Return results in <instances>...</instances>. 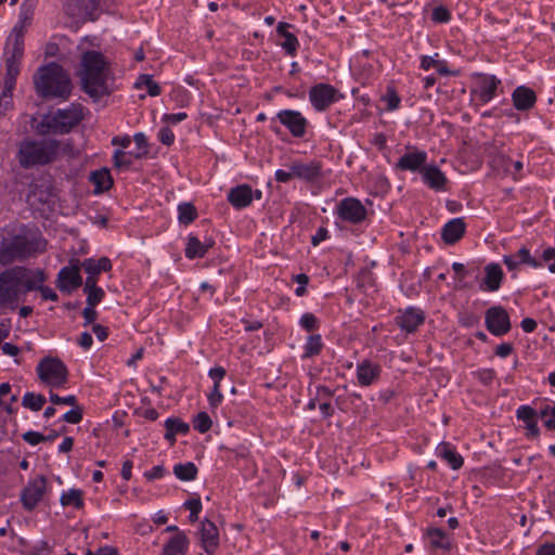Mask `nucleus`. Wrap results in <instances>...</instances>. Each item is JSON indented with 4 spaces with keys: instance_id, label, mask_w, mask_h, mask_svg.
Returning <instances> with one entry per match:
<instances>
[{
    "instance_id": "a211bd4d",
    "label": "nucleus",
    "mask_w": 555,
    "mask_h": 555,
    "mask_svg": "<svg viewBox=\"0 0 555 555\" xmlns=\"http://www.w3.org/2000/svg\"><path fill=\"white\" fill-rule=\"evenodd\" d=\"M82 285V276L78 264L63 267L56 279V287L65 294H72Z\"/></svg>"
},
{
    "instance_id": "a19ab883",
    "label": "nucleus",
    "mask_w": 555,
    "mask_h": 555,
    "mask_svg": "<svg viewBox=\"0 0 555 555\" xmlns=\"http://www.w3.org/2000/svg\"><path fill=\"white\" fill-rule=\"evenodd\" d=\"M198 217L196 207L190 202H182L178 205V220L181 224L188 225Z\"/></svg>"
},
{
    "instance_id": "4d7b16f0",
    "label": "nucleus",
    "mask_w": 555,
    "mask_h": 555,
    "mask_svg": "<svg viewBox=\"0 0 555 555\" xmlns=\"http://www.w3.org/2000/svg\"><path fill=\"white\" fill-rule=\"evenodd\" d=\"M452 269L456 273L457 278V287L464 288L466 287L465 284H462L463 280L470 274V270L466 269V266L461 262H453Z\"/></svg>"
},
{
    "instance_id": "473e14b6",
    "label": "nucleus",
    "mask_w": 555,
    "mask_h": 555,
    "mask_svg": "<svg viewBox=\"0 0 555 555\" xmlns=\"http://www.w3.org/2000/svg\"><path fill=\"white\" fill-rule=\"evenodd\" d=\"M190 540L184 532L171 537L164 545L162 555H186Z\"/></svg>"
},
{
    "instance_id": "dca6fc26",
    "label": "nucleus",
    "mask_w": 555,
    "mask_h": 555,
    "mask_svg": "<svg viewBox=\"0 0 555 555\" xmlns=\"http://www.w3.org/2000/svg\"><path fill=\"white\" fill-rule=\"evenodd\" d=\"M201 546L207 555H214L220 546L219 529L215 522L205 518L198 529Z\"/></svg>"
},
{
    "instance_id": "37998d69",
    "label": "nucleus",
    "mask_w": 555,
    "mask_h": 555,
    "mask_svg": "<svg viewBox=\"0 0 555 555\" xmlns=\"http://www.w3.org/2000/svg\"><path fill=\"white\" fill-rule=\"evenodd\" d=\"M46 403V397L43 395H37L34 392H26L23 397L22 404L31 411H40Z\"/></svg>"
},
{
    "instance_id": "c756f323",
    "label": "nucleus",
    "mask_w": 555,
    "mask_h": 555,
    "mask_svg": "<svg viewBox=\"0 0 555 555\" xmlns=\"http://www.w3.org/2000/svg\"><path fill=\"white\" fill-rule=\"evenodd\" d=\"M46 281H47V275L43 270L33 269L30 283L34 287L29 288V292L38 291L43 300L57 301L59 300L57 294L51 287L44 285Z\"/></svg>"
},
{
    "instance_id": "052dcab7",
    "label": "nucleus",
    "mask_w": 555,
    "mask_h": 555,
    "mask_svg": "<svg viewBox=\"0 0 555 555\" xmlns=\"http://www.w3.org/2000/svg\"><path fill=\"white\" fill-rule=\"evenodd\" d=\"M223 400L220 385H214L211 392L208 395V402L211 409H216Z\"/></svg>"
},
{
    "instance_id": "0e129e2a",
    "label": "nucleus",
    "mask_w": 555,
    "mask_h": 555,
    "mask_svg": "<svg viewBox=\"0 0 555 555\" xmlns=\"http://www.w3.org/2000/svg\"><path fill=\"white\" fill-rule=\"evenodd\" d=\"M438 53H435L433 56L430 55H422L420 67L424 70H429L430 68H435L438 62Z\"/></svg>"
},
{
    "instance_id": "6e6552de",
    "label": "nucleus",
    "mask_w": 555,
    "mask_h": 555,
    "mask_svg": "<svg viewBox=\"0 0 555 555\" xmlns=\"http://www.w3.org/2000/svg\"><path fill=\"white\" fill-rule=\"evenodd\" d=\"M276 121L283 125L294 138H304L309 125L308 119L296 109H281L275 117L271 118L270 129L279 134L281 129Z\"/></svg>"
},
{
    "instance_id": "13d9d810",
    "label": "nucleus",
    "mask_w": 555,
    "mask_h": 555,
    "mask_svg": "<svg viewBox=\"0 0 555 555\" xmlns=\"http://www.w3.org/2000/svg\"><path fill=\"white\" fill-rule=\"evenodd\" d=\"M82 409L78 406V404L75 406V409H72L67 411L63 416L62 420L69 424H78L82 420Z\"/></svg>"
},
{
    "instance_id": "e2e57ef3",
    "label": "nucleus",
    "mask_w": 555,
    "mask_h": 555,
    "mask_svg": "<svg viewBox=\"0 0 555 555\" xmlns=\"http://www.w3.org/2000/svg\"><path fill=\"white\" fill-rule=\"evenodd\" d=\"M158 140L163 144L170 146L175 142V134L170 128L164 127L158 132Z\"/></svg>"
},
{
    "instance_id": "1a4fd4ad",
    "label": "nucleus",
    "mask_w": 555,
    "mask_h": 555,
    "mask_svg": "<svg viewBox=\"0 0 555 555\" xmlns=\"http://www.w3.org/2000/svg\"><path fill=\"white\" fill-rule=\"evenodd\" d=\"M35 0H24L20 8L18 21L7 38L5 47L24 51V35L27 26L31 24L35 12Z\"/></svg>"
},
{
    "instance_id": "2eb2a0df",
    "label": "nucleus",
    "mask_w": 555,
    "mask_h": 555,
    "mask_svg": "<svg viewBox=\"0 0 555 555\" xmlns=\"http://www.w3.org/2000/svg\"><path fill=\"white\" fill-rule=\"evenodd\" d=\"M428 154L416 146H408L406 152L398 159L395 165L396 170L411 171L421 173L427 164Z\"/></svg>"
},
{
    "instance_id": "680f3d73",
    "label": "nucleus",
    "mask_w": 555,
    "mask_h": 555,
    "mask_svg": "<svg viewBox=\"0 0 555 555\" xmlns=\"http://www.w3.org/2000/svg\"><path fill=\"white\" fill-rule=\"evenodd\" d=\"M81 267L90 275L98 276L101 273L96 259L94 258L85 259L81 263Z\"/></svg>"
},
{
    "instance_id": "c03bdc74",
    "label": "nucleus",
    "mask_w": 555,
    "mask_h": 555,
    "mask_svg": "<svg viewBox=\"0 0 555 555\" xmlns=\"http://www.w3.org/2000/svg\"><path fill=\"white\" fill-rule=\"evenodd\" d=\"M540 420L547 430L555 431V403L540 408Z\"/></svg>"
},
{
    "instance_id": "bb28decb",
    "label": "nucleus",
    "mask_w": 555,
    "mask_h": 555,
    "mask_svg": "<svg viewBox=\"0 0 555 555\" xmlns=\"http://www.w3.org/2000/svg\"><path fill=\"white\" fill-rule=\"evenodd\" d=\"M466 232V223L463 218L449 220L441 229V238L448 245L457 243Z\"/></svg>"
},
{
    "instance_id": "5701e85b",
    "label": "nucleus",
    "mask_w": 555,
    "mask_h": 555,
    "mask_svg": "<svg viewBox=\"0 0 555 555\" xmlns=\"http://www.w3.org/2000/svg\"><path fill=\"white\" fill-rule=\"evenodd\" d=\"M357 380L362 387H369L376 383L382 374V366L370 360H363L357 364Z\"/></svg>"
},
{
    "instance_id": "f8f14e48",
    "label": "nucleus",
    "mask_w": 555,
    "mask_h": 555,
    "mask_svg": "<svg viewBox=\"0 0 555 555\" xmlns=\"http://www.w3.org/2000/svg\"><path fill=\"white\" fill-rule=\"evenodd\" d=\"M485 324L487 330L498 337L507 334L512 328L509 315L502 306H492L487 309Z\"/></svg>"
},
{
    "instance_id": "69168bd1",
    "label": "nucleus",
    "mask_w": 555,
    "mask_h": 555,
    "mask_svg": "<svg viewBox=\"0 0 555 555\" xmlns=\"http://www.w3.org/2000/svg\"><path fill=\"white\" fill-rule=\"evenodd\" d=\"M165 472H166V469L164 466L156 465V466L152 467L150 470H146L144 473V477L147 480L160 479L162 477H164Z\"/></svg>"
},
{
    "instance_id": "f3484780",
    "label": "nucleus",
    "mask_w": 555,
    "mask_h": 555,
    "mask_svg": "<svg viewBox=\"0 0 555 555\" xmlns=\"http://www.w3.org/2000/svg\"><path fill=\"white\" fill-rule=\"evenodd\" d=\"M289 169L293 170L295 178L307 183H314L323 177L322 163L317 159L310 160L309 163L294 160L291 163Z\"/></svg>"
},
{
    "instance_id": "9d476101",
    "label": "nucleus",
    "mask_w": 555,
    "mask_h": 555,
    "mask_svg": "<svg viewBox=\"0 0 555 555\" xmlns=\"http://www.w3.org/2000/svg\"><path fill=\"white\" fill-rule=\"evenodd\" d=\"M335 215L344 222L359 225L367 219L369 211L359 198L349 196L337 203Z\"/></svg>"
},
{
    "instance_id": "7ed1b4c3",
    "label": "nucleus",
    "mask_w": 555,
    "mask_h": 555,
    "mask_svg": "<svg viewBox=\"0 0 555 555\" xmlns=\"http://www.w3.org/2000/svg\"><path fill=\"white\" fill-rule=\"evenodd\" d=\"M60 153L61 141L56 139L25 138L17 145L15 158L22 169L28 170L53 164Z\"/></svg>"
},
{
    "instance_id": "ea45409f",
    "label": "nucleus",
    "mask_w": 555,
    "mask_h": 555,
    "mask_svg": "<svg viewBox=\"0 0 555 555\" xmlns=\"http://www.w3.org/2000/svg\"><path fill=\"white\" fill-rule=\"evenodd\" d=\"M135 89H146L149 95L157 96L160 94L162 89L159 85L154 81L153 76L149 74H141L134 82Z\"/></svg>"
},
{
    "instance_id": "58836bf2",
    "label": "nucleus",
    "mask_w": 555,
    "mask_h": 555,
    "mask_svg": "<svg viewBox=\"0 0 555 555\" xmlns=\"http://www.w3.org/2000/svg\"><path fill=\"white\" fill-rule=\"evenodd\" d=\"M184 254L188 259H196L205 257L206 250L197 236L189 234Z\"/></svg>"
},
{
    "instance_id": "7c9ffc66",
    "label": "nucleus",
    "mask_w": 555,
    "mask_h": 555,
    "mask_svg": "<svg viewBox=\"0 0 555 555\" xmlns=\"http://www.w3.org/2000/svg\"><path fill=\"white\" fill-rule=\"evenodd\" d=\"M437 456L443 460L452 469L457 470L464 464L463 456L456 452L450 442H441L436 449Z\"/></svg>"
},
{
    "instance_id": "79ce46f5",
    "label": "nucleus",
    "mask_w": 555,
    "mask_h": 555,
    "mask_svg": "<svg viewBox=\"0 0 555 555\" xmlns=\"http://www.w3.org/2000/svg\"><path fill=\"white\" fill-rule=\"evenodd\" d=\"M61 504L63 506H74L80 508L83 506L82 491L79 489H70L68 492H64L61 495Z\"/></svg>"
},
{
    "instance_id": "423d86ee",
    "label": "nucleus",
    "mask_w": 555,
    "mask_h": 555,
    "mask_svg": "<svg viewBox=\"0 0 555 555\" xmlns=\"http://www.w3.org/2000/svg\"><path fill=\"white\" fill-rule=\"evenodd\" d=\"M44 250V241L40 236L13 235L0 243V264L9 266L24 261Z\"/></svg>"
},
{
    "instance_id": "3c124183",
    "label": "nucleus",
    "mask_w": 555,
    "mask_h": 555,
    "mask_svg": "<svg viewBox=\"0 0 555 555\" xmlns=\"http://www.w3.org/2000/svg\"><path fill=\"white\" fill-rule=\"evenodd\" d=\"M133 141L138 149L135 158L139 159V158L145 156L149 153V143H147L146 135L143 132H137L133 135Z\"/></svg>"
},
{
    "instance_id": "cd10ccee",
    "label": "nucleus",
    "mask_w": 555,
    "mask_h": 555,
    "mask_svg": "<svg viewBox=\"0 0 555 555\" xmlns=\"http://www.w3.org/2000/svg\"><path fill=\"white\" fill-rule=\"evenodd\" d=\"M512 102L517 111L526 112L537 103V94L527 86H518L512 93Z\"/></svg>"
},
{
    "instance_id": "72a5a7b5",
    "label": "nucleus",
    "mask_w": 555,
    "mask_h": 555,
    "mask_svg": "<svg viewBox=\"0 0 555 555\" xmlns=\"http://www.w3.org/2000/svg\"><path fill=\"white\" fill-rule=\"evenodd\" d=\"M425 537L429 540V544L433 548L450 551L452 543L449 534L440 528H428Z\"/></svg>"
},
{
    "instance_id": "bf43d9fd",
    "label": "nucleus",
    "mask_w": 555,
    "mask_h": 555,
    "mask_svg": "<svg viewBox=\"0 0 555 555\" xmlns=\"http://www.w3.org/2000/svg\"><path fill=\"white\" fill-rule=\"evenodd\" d=\"M22 438L24 441H26L30 446H37V444L46 441V435L38 433V431H34V430H28V431L24 433L22 435Z\"/></svg>"
},
{
    "instance_id": "0eeeda50",
    "label": "nucleus",
    "mask_w": 555,
    "mask_h": 555,
    "mask_svg": "<svg viewBox=\"0 0 555 555\" xmlns=\"http://www.w3.org/2000/svg\"><path fill=\"white\" fill-rule=\"evenodd\" d=\"M36 371L40 380L50 387H62L67 383L68 370L59 358H43Z\"/></svg>"
},
{
    "instance_id": "6e6d98bb",
    "label": "nucleus",
    "mask_w": 555,
    "mask_h": 555,
    "mask_svg": "<svg viewBox=\"0 0 555 555\" xmlns=\"http://www.w3.org/2000/svg\"><path fill=\"white\" fill-rule=\"evenodd\" d=\"M49 399H50V402L52 404H66V405H72V406H76L77 405V398L74 395H68L66 397H61L57 393H55L53 391H50Z\"/></svg>"
},
{
    "instance_id": "20e7f679",
    "label": "nucleus",
    "mask_w": 555,
    "mask_h": 555,
    "mask_svg": "<svg viewBox=\"0 0 555 555\" xmlns=\"http://www.w3.org/2000/svg\"><path fill=\"white\" fill-rule=\"evenodd\" d=\"M33 269L13 266L0 272V308L14 310L25 300L29 288Z\"/></svg>"
},
{
    "instance_id": "6ab92c4d",
    "label": "nucleus",
    "mask_w": 555,
    "mask_h": 555,
    "mask_svg": "<svg viewBox=\"0 0 555 555\" xmlns=\"http://www.w3.org/2000/svg\"><path fill=\"white\" fill-rule=\"evenodd\" d=\"M425 319V312L421 308L408 307L395 318V322L402 332L412 334L424 324Z\"/></svg>"
},
{
    "instance_id": "aec40b11",
    "label": "nucleus",
    "mask_w": 555,
    "mask_h": 555,
    "mask_svg": "<svg viewBox=\"0 0 555 555\" xmlns=\"http://www.w3.org/2000/svg\"><path fill=\"white\" fill-rule=\"evenodd\" d=\"M516 417L522 422L524 428L527 430L528 439H537L540 436L538 420L540 418V410H535L528 404L519 405L516 410Z\"/></svg>"
},
{
    "instance_id": "338daca9",
    "label": "nucleus",
    "mask_w": 555,
    "mask_h": 555,
    "mask_svg": "<svg viewBox=\"0 0 555 555\" xmlns=\"http://www.w3.org/2000/svg\"><path fill=\"white\" fill-rule=\"evenodd\" d=\"M227 372L222 366H215L209 370L208 375L214 380V385H220Z\"/></svg>"
},
{
    "instance_id": "a18cd8bd",
    "label": "nucleus",
    "mask_w": 555,
    "mask_h": 555,
    "mask_svg": "<svg viewBox=\"0 0 555 555\" xmlns=\"http://www.w3.org/2000/svg\"><path fill=\"white\" fill-rule=\"evenodd\" d=\"M192 423L193 428L201 434L209 431L212 426V421L208 413L206 412H199L198 414H196Z\"/></svg>"
},
{
    "instance_id": "ddd939ff",
    "label": "nucleus",
    "mask_w": 555,
    "mask_h": 555,
    "mask_svg": "<svg viewBox=\"0 0 555 555\" xmlns=\"http://www.w3.org/2000/svg\"><path fill=\"white\" fill-rule=\"evenodd\" d=\"M46 489L47 478L43 475L29 479L21 492V502L24 509L34 511L42 500Z\"/></svg>"
},
{
    "instance_id": "c85d7f7f",
    "label": "nucleus",
    "mask_w": 555,
    "mask_h": 555,
    "mask_svg": "<svg viewBox=\"0 0 555 555\" xmlns=\"http://www.w3.org/2000/svg\"><path fill=\"white\" fill-rule=\"evenodd\" d=\"M478 98L482 103H488L495 98L502 81L494 75L479 74Z\"/></svg>"
},
{
    "instance_id": "4c0bfd02",
    "label": "nucleus",
    "mask_w": 555,
    "mask_h": 555,
    "mask_svg": "<svg viewBox=\"0 0 555 555\" xmlns=\"http://www.w3.org/2000/svg\"><path fill=\"white\" fill-rule=\"evenodd\" d=\"M198 469L193 462L179 463L173 466L175 476L182 481L196 479Z\"/></svg>"
},
{
    "instance_id": "8fccbe9b",
    "label": "nucleus",
    "mask_w": 555,
    "mask_h": 555,
    "mask_svg": "<svg viewBox=\"0 0 555 555\" xmlns=\"http://www.w3.org/2000/svg\"><path fill=\"white\" fill-rule=\"evenodd\" d=\"M387 104V111H396L399 108L401 99L393 88H388L386 94L382 99Z\"/></svg>"
},
{
    "instance_id": "5fc2aeb1",
    "label": "nucleus",
    "mask_w": 555,
    "mask_h": 555,
    "mask_svg": "<svg viewBox=\"0 0 555 555\" xmlns=\"http://www.w3.org/2000/svg\"><path fill=\"white\" fill-rule=\"evenodd\" d=\"M87 294V305L88 306H98L104 298L105 293L103 288L100 286L96 288L89 289L87 292H83Z\"/></svg>"
},
{
    "instance_id": "a878e982",
    "label": "nucleus",
    "mask_w": 555,
    "mask_h": 555,
    "mask_svg": "<svg viewBox=\"0 0 555 555\" xmlns=\"http://www.w3.org/2000/svg\"><path fill=\"white\" fill-rule=\"evenodd\" d=\"M227 199L237 210L246 208L254 199L253 188L249 184L236 185L229 191Z\"/></svg>"
},
{
    "instance_id": "4468645a",
    "label": "nucleus",
    "mask_w": 555,
    "mask_h": 555,
    "mask_svg": "<svg viewBox=\"0 0 555 555\" xmlns=\"http://www.w3.org/2000/svg\"><path fill=\"white\" fill-rule=\"evenodd\" d=\"M5 54V77H4V90L3 96L11 95L13 89L16 86V79L21 72V61L24 55V51H15V49L4 48Z\"/></svg>"
},
{
    "instance_id": "e433bc0d",
    "label": "nucleus",
    "mask_w": 555,
    "mask_h": 555,
    "mask_svg": "<svg viewBox=\"0 0 555 555\" xmlns=\"http://www.w3.org/2000/svg\"><path fill=\"white\" fill-rule=\"evenodd\" d=\"M324 347L322 336L320 334H312L307 337L304 345V353L301 359H310L319 356Z\"/></svg>"
},
{
    "instance_id": "de8ad7c7",
    "label": "nucleus",
    "mask_w": 555,
    "mask_h": 555,
    "mask_svg": "<svg viewBox=\"0 0 555 555\" xmlns=\"http://www.w3.org/2000/svg\"><path fill=\"white\" fill-rule=\"evenodd\" d=\"M473 375L483 386L492 385L493 380L496 377V373L493 369H480V370L473 372Z\"/></svg>"
},
{
    "instance_id": "4be33fe9",
    "label": "nucleus",
    "mask_w": 555,
    "mask_h": 555,
    "mask_svg": "<svg viewBox=\"0 0 555 555\" xmlns=\"http://www.w3.org/2000/svg\"><path fill=\"white\" fill-rule=\"evenodd\" d=\"M504 280V272L499 263L490 262L485 267V278L479 283L482 292H498Z\"/></svg>"
},
{
    "instance_id": "f03ea898",
    "label": "nucleus",
    "mask_w": 555,
    "mask_h": 555,
    "mask_svg": "<svg viewBox=\"0 0 555 555\" xmlns=\"http://www.w3.org/2000/svg\"><path fill=\"white\" fill-rule=\"evenodd\" d=\"M36 93L43 100L66 101L73 90L68 73L56 62L41 65L34 77Z\"/></svg>"
},
{
    "instance_id": "b1692460",
    "label": "nucleus",
    "mask_w": 555,
    "mask_h": 555,
    "mask_svg": "<svg viewBox=\"0 0 555 555\" xmlns=\"http://www.w3.org/2000/svg\"><path fill=\"white\" fill-rule=\"evenodd\" d=\"M423 183L435 192L446 191L448 179L441 169L435 165H427L421 172Z\"/></svg>"
},
{
    "instance_id": "864d4df0",
    "label": "nucleus",
    "mask_w": 555,
    "mask_h": 555,
    "mask_svg": "<svg viewBox=\"0 0 555 555\" xmlns=\"http://www.w3.org/2000/svg\"><path fill=\"white\" fill-rule=\"evenodd\" d=\"M431 20L435 23H448L451 21V12L447 7L438 5L431 12Z\"/></svg>"
},
{
    "instance_id": "774afa93",
    "label": "nucleus",
    "mask_w": 555,
    "mask_h": 555,
    "mask_svg": "<svg viewBox=\"0 0 555 555\" xmlns=\"http://www.w3.org/2000/svg\"><path fill=\"white\" fill-rule=\"evenodd\" d=\"M535 555H555V543H544L537 548Z\"/></svg>"
},
{
    "instance_id": "c9c22d12",
    "label": "nucleus",
    "mask_w": 555,
    "mask_h": 555,
    "mask_svg": "<svg viewBox=\"0 0 555 555\" xmlns=\"http://www.w3.org/2000/svg\"><path fill=\"white\" fill-rule=\"evenodd\" d=\"M90 181L94 185V193H103L112 189L114 181L107 168H102L91 172Z\"/></svg>"
},
{
    "instance_id": "49530a36",
    "label": "nucleus",
    "mask_w": 555,
    "mask_h": 555,
    "mask_svg": "<svg viewBox=\"0 0 555 555\" xmlns=\"http://www.w3.org/2000/svg\"><path fill=\"white\" fill-rule=\"evenodd\" d=\"M299 325L307 332H313L319 330L320 321L313 313L306 312L301 315Z\"/></svg>"
},
{
    "instance_id": "f704fd0d",
    "label": "nucleus",
    "mask_w": 555,
    "mask_h": 555,
    "mask_svg": "<svg viewBox=\"0 0 555 555\" xmlns=\"http://www.w3.org/2000/svg\"><path fill=\"white\" fill-rule=\"evenodd\" d=\"M165 439L170 442V444H173L176 442V436L178 434L180 435H186L190 431V426L188 423L183 422L179 417H169L165 421Z\"/></svg>"
},
{
    "instance_id": "f257e3e1",
    "label": "nucleus",
    "mask_w": 555,
    "mask_h": 555,
    "mask_svg": "<svg viewBox=\"0 0 555 555\" xmlns=\"http://www.w3.org/2000/svg\"><path fill=\"white\" fill-rule=\"evenodd\" d=\"M111 64L100 51L88 50L80 57L79 78L81 89L94 101L109 94L107 74Z\"/></svg>"
},
{
    "instance_id": "39448f33",
    "label": "nucleus",
    "mask_w": 555,
    "mask_h": 555,
    "mask_svg": "<svg viewBox=\"0 0 555 555\" xmlns=\"http://www.w3.org/2000/svg\"><path fill=\"white\" fill-rule=\"evenodd\" d=\"M83 119L82 106L72 103L66 108H59L53 114H46L36 125V131L40 135L67 134Z\"/></svg>"
},
{
    "instance_id": "9b49d317",
    "label": "nucleus",
    "mask_w": 555,
    "mask_h": 555,
    "mask_svg": "<svg viewBox=\"0 0 555 555\" xmlns=\"http://www.w3.org/2000/svg\"><path fill=\"white\" fill-rule=\"evenodd\" d=\"M343 99V94L334 86L319 82L309 89V101L315 112L323 113L334 103Z\"/></svg>"
},
{
    "instance_id": "412c9836",
    "label": "nucleus",
    "mask_w": 555,
    "mask_h": 555,
    "mask_svg": "<svg viewBox=\"0 0 555 555\" xmlns=\"http://www.w3.org/2000/svg\"><path fill=\"white\" fill-rule=\"evenodd\" d=\"M101 0H69L66 12L72 16H83L94 22L99 18Z\"/></svg>"
},
{
    "instance_id": "393cba45",
    "label": "nucleus",
    "mask_w": 555,
    "mask_h": 555,
    "mask_svg": "<svg viewBox=\"0 0 555 555\" xmlns=\"http://www.w3.org/2000/svg\"><path fill=\"white\" fill-rule=\"evenodd\" d=\"M503 263L509 271H515L520 264H528L532 268H541L542 262L532 257L530 250L522 246L517 253L503 256Z\"/></svg>"
},
{
    "instance_id": "603ef678",
    "label": "nucleus",
    "mask_w": 555,
    "mask_h": 555,
    "mask_svg": "<svg viewBox=\"0 0 555 555\" xmlns=\"http://www.w3.org/2000/svg\"><path fill=\"white\" fill-rule=\"evenodd\" d=\"M113 164L114 167L118 169H128L132 162L129 157H127V152L122 150H116L113 154Z\"/></svg>"
},
{
    "instance_id": "2f4dec72",
    "label": "nucleus",
    "mask_w": 555,
    "mask_h": 555,
    "mask_svg": "<svg viewBox=\"0 0 555 555\" xmlns=\"http://www.w3.org/2000/svg\"><path fill=\"white\" fill-rule=\"evenodd\" d=\"M292 27L293 25L286 22H280L276 27V33L284 39L283 42H281V47L285 53L289 56H295L299 48V41L293 33L288 31Z\"/></svg>"
},
{
    "instance_id": "09e8293b",
    "label": "nucleus",
    "mask_w": 555,
    "mask_h": 555,
    "mask_svg": "<svg viewBox=\"0 0 555 555\" xmlns=\"http://www.w3.org/2000/svg\"><path fill=\"white\" fill-rule=\"evenodd\" d=\"M183 506L190 511L189 520L195 522L198 520V515L202 511V502L199 498L188 500Z\"/></svg>"
}]
</instances>
